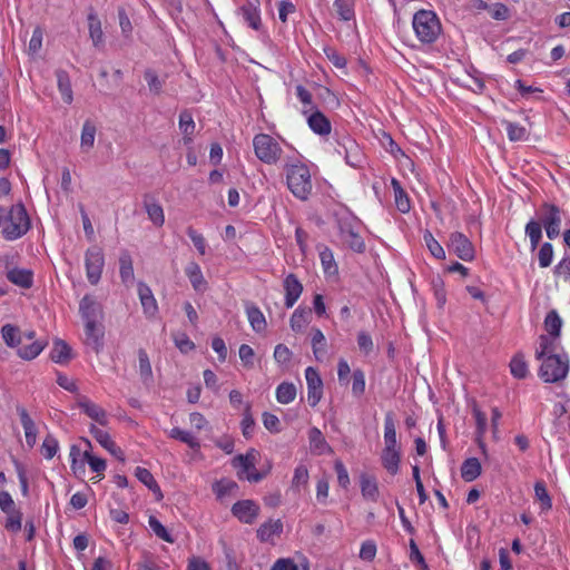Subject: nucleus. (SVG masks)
Here are the masks:
<instances>
[{"instance_id": "obj_34", "label": "nucleus", "mask_w": 570, "mask_h": 570, "mask_svg": "<svg viewBox=\"0 0 570 570\" xmlns=\"http://www.w3.org/2000/svg\"><path fill=\"white\" fill-rule=\"evenodd\" d=\"M283 531V523L281 520H268L267 522H264L261 524V527L257 529V538L262 542H267L272 539L275 534H281Z\"/></svg>"}, {"instance_id": "obj_36", "label": "nucleus", "mask_w": 570, "mask_h": 570, "mask_svg": "<svg viewBox=\"0 0 570 570\" xmlns=\"http://www.w3.org/2000/svg\"><path fill=\"white\" fill-rule=\"evenodd\" d=\"M542 228L541 223L534 218H531L524 227V234L530 239V247L532 252L538 248L542 239Z\"/></svg>"}, {"instance_id": "obj_7", "label": "nucleus", "mask_w": 570, "mask_h": 570, "mask_svg": "<svg viewBox=\"0 0 570 570\" xmlns=\"http://www.w3.org/2000/svg\"><path fill=\"white\" fill-rule=\"evenodd\" d=\"M86 275L91 285H97L101 278L105 266L102 249L95 245L89 247L85 254Z\"/></svg>"}, {"instance_id": "obj_43", "label": "nucleus", "mask_w": 570, "mask_h": 570, "mask_svg": "<svg viewBox=\"0 0 570 570\" xmlns=\"http://www.w3.org/2000/svg\"><path fill=\"white\" fill-rule=\"evenodd\" d=\"M255 426H256V423H255V420L252 414V404L246 403L244 411H243V419L240 422L242 434L246 440H249L253 438Z\"/></svg>"}, {"instance_id": "obj_38", "label": "nucleus", "mask_w": 570, "mask_h": 570, "mask_svg": "<svg viewBox=\"0 0 570 570\" xmlns=\"http://www.w3.org/2000/svg\"><path fill=\"white\" fill-rule=\"evenodd\" d=\"M185 273L195 291H202L206 282L204 279L200 266L196 262H190L185 268Z\"/></svg>"}, {"instance_id": "obj_56", "label": "nucleus", "mask_w": 570, "mask_h": 570, "mask_svg": "<svg viewBox=\"0 0 570 570\" xmlns=\"http://www.w3.org/2000/svg\"><path fill=\"white\" fill-rule=\"evenodd\" d=\"M534 493L537 499L540 501L542 510H550L552 508V500L547 491L544 482H535Z\"/></svg>"}, {"instance_id": "obj_52", "label": "nucleus", "mask_w": 570, "mask_h": 570, "mask_svg": "<svg viewBox=\"0 0 570 570\" xmlns=\"http://www.w3.org/2000/svg\"><path fill=\"white\" fill-rule=\"evenodd\" d=\"M423 238L428 249L433 257L438 259H445V250L429 229L424 232Z\"/></svg>"}, {"instance_id": "obj_32", "label": "nucleus", "mask_w": 570, "mask_h": 570, "mask_svg": "<svg viewBox=\"0 0 570 570\" xmlns=\"http://www.w3.org/2000/svg\"><path fill=\"white\" fill-rule=\"evenodd\" d=\"M482 466L476 458H469L461 465V476L466 482H472L481 475Z\"/></svg>"}, {"instance_id": "obj_28", "label": "nucleus", "mask_w": 570, "mask_h": 570, "mask_svg": "<svg viewBox=\"0 0 570 570\" xmlns=\"http://www.w3.org/2000/svg\"><path fill=\"white\" fill-rule=\"evenodd\" d=\"M58 89L62 96V100L70 105L73 100V92L69 73L63 69L56 70Z\"/></svg>"}, {"instance_id": "obj_14", "label": "nucleus", "mask_w": 570, "mask_h": 570, "mask_svg": "<svg viewBox=\"0 0 570 570\" xmlns=\"http://www.w3.org/2000/svg\"><path fill=\"white\" fill-rule=\"evenodd\" d=\"M91 435L96 439V441L106 449L111 455L121 462L125 461L124 451L116 445V443L111 440L108 432L97 428L95 424H91L89 429Z\"/></svg>"}, {"instance_id": "obj_15", "label": "nucleus", "mask_w": 570, "mask_h": 570, "mask_svg": "<svg viewBox=\"0 0 570 570\" xmlns=\"http://www.w3.org/2000/svg\"><path fill=\"white\" fill-rule=\"evenodd\" d=\"M283 287L285 291V306L291 308L297 302L303 293V285L293 273L288 274L283 281Z\"/></svg>"}, {"instance_id": "obj_55", "label": "nucleus", "mask_w": 570, "mask_h": 570, "mask_svg": "<svg viewBox=\"0 0 570 570\" xmlns=\"http://www.w3.org/2000/svg\"><path fill=\"white\" fill-rule=\"evenodd\" d=\"M169 436L175 440H179L183 443H186L191 449H198L200 446L199 442L187 431H184L179 428H174L170 430Z\"/></svg>"}, {"instance_id": "obj_37", "label": "nucleus", "mask_w": 570, "mask_h": 570, "mask_svg": "<svg viewBox=\"0 0 570 570\" xmlns=\"http://www.w3.org/2000/svg\"><path fill=\"white\" fill-rule=\"evenodd\" d=\"M138 361L140 379L145 385H150L154 381L153 370L149 356L144 348L138 350Z\"/></svg>"}, {"instance_id": "obj_19", "label": "nucleus", "mask_w": 570, "mask_h": 570, "mask_svg": "<svg viewBox=\"0 0 570 570\" xmlns=\"http://www.w3.org/2000/svg\"><path fill=\"white\" fill-rule=\"evenodd\" d=\"M307 124L311 130L320 136H326L331 134V121L330 119L318 109H315L308 117Z\"/></svg>"}, {"instance_id": "obj_33", "label": "nucleus", "mask_w": 570, "mask_h": 570, "mask_svg": "<svg viewBox=\"0 0 570 570\" xmlns=\"http://www.w3.org/2000/svg\"><path fill=\"white\" fill-rule=\"evenodd\" d=\"M246 314L252 328L256 333H262L263 331H265L267 323L264 314L257 306H255L254 304L246 305Z\"/></svg>"}, {"instance_id": "obj_1", "label": "nucleus", "mask_w": 570, "mask_h": 570, "mask_svg": "<svg viewBox=\"0 0 570 570\" xmlns=\"http://www.w3.org/2000/svg\"><path fill=\"white\" fill-rule=\"evenodd\" d=\"M286 173V184L292 194L301 199L306 200L312 193L313 184L309 168L299 160L286 163L284 166Z\"/></svg>"}, {"instance_id": "obj_29", "label": "nucleus", "mask_w": 570, "mask_h": 570, "mask_svg": "<svg viewBox=\"0 0 570 570\" xmlns=\"http://www.w3.org/2000/svg\"><path fill=\"white\" fill-rule=\"evenodd\" d=\"M48 345L47 340H36L28 345L20 346L17 354L20 358L31 361L36 358Z\"/></svg>"}, {"instance_id": "obj_42", "label": "nucleus", "mask_w": 570, "mask_h": 570, "mask_svg": "<svg viewBox=\"0 0 570 570\" xmlns=\"http://www.w3.org/2000/svg\"><path fill=\"white\" fill-rule=\"evenodd\" d=\"M562 320L556 309L548 312L544 318V328L553 338H558L561 333Z\"/></svg>"}, {"instance_id": "obj_61", "label": "nucleus", "mask_w": 570, "mask_h": 570, "mask_svg": "<svg viewBox=\"0 0 570 570\" xmlns=\"http://www.w3.org/2000/svg\"><path fill=\"white\" fill-rule=\"evenodd\" d=\"M195 121L191 112L187 109L183 110L179 115V129L183 134L194 135L195 134Z\"/></svg>"}, {"instance_id": "obj_39", "label": "nucleus", "mask_w": 570, "mask_h": 570, "mask_svg": "<svg viewBox=\"0 0 570 570\" xmlns=\"http://www.w3.org/2000/svg\"><path fill=\"white\" fill-rule=\"evenodd\" d=\"M311 314L312 311L309 308L297 307L289 321L292 331L301 332L309 323Z\"/></svg>"}, {"instance_id": "obj_57", "label": "nucleus", "mask_w": 570, "mask_h": 570, "mask_svg": "<svg viewBox=\"0 0 570 570\" xmlns=\"http://www.w3.org/2000/svg\"><path fill=\"white\" fill-rule=\"evenodd\" d=\"M58 450H59L58 440L53 435L48 434L45 438L42 445H41L42 455L46 459L50 460L57 454Z\"/></svg>"}, {"instance_id": "obj_20", "label": "nucleus", "mask_w": 570, "mask_h": 570, "mask_svg": "<svg viewBox=\"0 0 570 570\" xmlns=\"http://www.w3.org/2000/svg\"><path fill=\"white\" fill-rule=\"evenodd\" d=\"M384 469L392 475L397 474L401 461V448H384L381 454Z\"/></svg>"}, {"instance_id": "obj_18", "label": "nucleus", "mask_w": 570, "mask_h": 570, "mask_svg": "<svg viewBox=\"0 0 570 570\" xmlns=\"http://www.w3.org/2000/svg\"><path fill=\"white\" fill-rule=\"evenodd\" d=\"M138 296L146 316L154 317L158 312V305L150 287L147 284L142 282L138 283Z\"/></svg>"}, {"instance_id": "obj_31", "label": "nucleus", "mask_w": 570, "mask_h": 570, "mask_svg": "<svg viewBox=\"0 0 570 570\" xmlns=\"http://www.w3.org/2000/svg\"><path fill=\"white\" fill-rule=\"evenodd\" d=\"M384 448H401L396 441V425L393 412H387L384 417Z\"/></svg>"}, {"instance_id": "obj_54", "label": "nucleus", "mask_w": 570, "mask_h": 570, "mask_svg": "<svg viewBox=\"0 0 570 570\" xmlns=\"http://www.w3.org/2000/svg\"><path fill=\"white\" fill-rule=\"evenodd\" d=\"M502 124L505 126L507 135L511 141H520L527 138V129L515 122L503 120Z\"/></svg>"}, {"instance_id": "obj_35", "label": "nucleus", "mask_w": 570, "mask_h": 570, "mask_svg": "<svg viewBox=\"0 0 570 570\" xmlns=\"http://www.w3.org/2000/svg\"><path fill=\"white\" fill-rule=\"evenodd\" d=\"M391 185L394 191L396 208L403 214L407 213L411 209V204L406 191L396 178H392Z\"/></svg>"}, {"instance_id": "obj_44", "label": "nucleus", "mask_w": 570, "mask_h": 570, "mask_svg": "<svg viewBox=\"0 0 570 570\" xmlns=\"http://www.w3.org/2000/svg\"><path fill=\"white\" fill-rule=\"evenodd\" d=\"M308 440L311 444V449L313 451H317L320 454L324 453L325 451H330L331 448L327 444L323 433L317 428H312L308 431Z\"/></svg>"}, {"instance_id": "obj_27", "label": "nucleus", "mask_w": 570, "mask_h": 570, "mask_svg": "<svg viewBox=\"0 0 570 570\" xmlns=\"http://www.w3.org/2000/svg\"><path fill=\"white\" fill-rule=\"evenodd\" d=\"M1 336L6 345L11 348L18 350L22 344V332L16 325L4 324L1 327Z\"/></svg>"}, {"instance_id": "obj_48", "label": "nucleus", "mask_w": 570, "mask_h": 570, "mask_svg": "<svg viewBox=\"0 0 570 570\" xmlns=\"http://www.w3.org/2000/svg\"><path fill=\"white\" fill-rule=\"evenodd\" d=\"M296 387L293 383L283 382L276 389V400L281 404H288L295 400Z\"/></svg>"}, {"instance_id": "obj_9", "label": "nucleus", "mask_w": 570, "mask_h": 570, "mask_svg": "<svg viewBox=\"0 0 570 570\" xmlns=\"http://www.w3.org/2000/svg\"><path fill=\"white\" fill-rule=\"evenodd\" d=\"M232 514L242 523L253 524L257 519L261 508L254 500H239L230 509Z\"/></svg>"}, {"instance_id": "obj_4", "label": "nucleus", "mask_w": 570, "mask_h": 570, "mask_svg": "<svg viewBox=\"0 0 570 570\" xmlns=\"http://www.w3.org/2000/svg\"><path fill=\"white\" fill-rule=\"evenodd\" d=\"M336 225L340 232V236L345 245L357 254H363L366 249L364 239L358 233L355 232L354 223L356 217L351 213H344L342 215L335 214Z\"/></svg>"}, {"instance_id": "obj_26", "label": "nucleus", "mask_w": 570, "mask_h": 570, "mask_svg": "<svg viewBox=\"0 0 570 570\" xmlns=\"http://www.w3.org/2000/svg\"><path fill=\"white\" fill-rule=\"evenodd\" d=\"M360 485H361V492L362 497L365 500L376 502L379 499V487L376 479L372 475H368L366 473H362L360 476Z\"/></svg>"}, {"instance_id": "obj_8", "label": "nucleus", "mask_w": 570, "mask_h": 570, "mask_svg": "<svg viewBox=\"0 0 570 570\" xmlns=\"http://www.w3.org/2000/svg\"><path fill=\"white\" fill-rule=\"evenodd\" d=\"M448 247L462 261L471 262L475 257V249L472 242L460 232L450 234Z\"/></svg>"}, {"instance_id": "obj_41", "label": "nucleus", "mask_w": 570, "mask_h": 570, "mask_svg": "<svg viewBox=\"0 0 570 570\" xmlns=\"http://www.w3.org/2000/svg\"><path fill=\"white\" fill-rule=\"evenodd\" d=\"M88 29L89 36L95 47H98L104 41V33L101 22L95 12L88 14Z\"/></svg>"}, {"instance_id": "obj_58", "label": "nucleus", "mask_w": 570, "mask_h": 570, "mask_svg": "<svg viewBox=\"0 0 570 570\" xmlns=\"http://www.w3.org/2000/svg\"><path fill=\"white\" fill-rule=\"evenodd\" d=\"M320 258L325 273L333 274L337 269L334 255L328 247H323L320 252Z\"/></svg>"}, {"instance_id": "obj_12", "label": "nucleus", "mask_w": 570, "mask_h": 570, "mask_svg": "<svg viewBox=\"0 0 570 570\" xmlns=\"http://www.w3.org/2000/svg\"><path fill=\"white\" fill-rule=\"evenodd\" d=\"M79 312L85 321L87 322H98L99 318L102 317V306L101 304L89 294H86L80 303H79Z\"/></svg>"}, {"instance_id": "obj_40", "label": "nucleus", "mask_w": 570, "mask_h": 570, "mask_svg": "<svg viewBox=\"0 0 570 570\" xmlns=\"http://www.w3.org/2000/svg\"><path fill=\"white\" fill-rule=\"evenodd\" d=\"M96 131V125L91 120L87 119L83 122L80 137V146L83 150L88 151L94 147Z\"/></svg>"}, {"instance_id": "obj_17", "label": "nucleus", "mask_w": 570, "mask_h": 570, "mask_svg": "<svg viewBox=\"0 0 570 570\" xmlns=\"http://www.w3.org/2000/svg\"><path fill=\"white\" fill-rule=\"evenodd\" d=\"M142 204L148 218L153 224L156 227H161L165 223L164 209L155 196L149 193L145 194L142 197Z\"/></svg>"}, {"instance_id": "obj_5", "label": "nucleus", "mask_w": 570, "mask_h": 570, "mask_svg": "<svg viewBox=\"0 0 570 570\" xmlns=\"http://www.w3.org/2000/svg\"><path fill=\"white\" fill-rule=\"evenodd\" d=\"M253 147L255 156L267 165H275L283 154L281 145L268 134L255 135Z\"/></svg>"}, {"instance_id": "obj_45", "label": "nucleus", "mask_w": 570, "mask_h": 570, "mask_svg": "<svg viewBox=\"0 0 570 570\" xmlns=\"http://www.w3.org/2000/svg\"><path fill=\"white\" fill-rule=\"evenodd\" d=\"M144 79L146 80L149 91L153 95L159 96L161 94L165 79L159 78L158 73L154 69L147 68L144 71Z\"/></svg>"}, {"instance_id": "obj_3", "label": "nucleus", "mask_w": 570, "mask_h": 570, "mask_svg": "<svg viewBox=\"0 0 570 570\" xmlns=\"http://www.w3.org/2000/svg\"><path fill=\"white\" fill-rule=\"evenodd\" d=\"M412 26L417 39L424 45L434 43L442 32L441 21L432 10L416 11L412 19Z\"/></svg>"}, {"instance_id": "obj_11", "label": "nucleus", "mask_w": 570, "mask_h": 570, "mask_svg": "<svg viewBox=\"0 0 570 570\" xmlns=\"http://www.w3.org/2000/svg\"><path fill=\"white\" fill-rule=\"evenodd\" d=\"M238 12L249 28L255 31L263 30L261 0H246L245 3L238 8Z\"/></svg>"}, {"instance_id": "obj_22", "label": "nucleus", "mask_w": 570, "mask_h": 570, "mask_svg": "<svg viewBox=\"0 0 570 570\" xmlns=\"http://www.w3.org/2000/svg\"><path fill=\"white\" fill-rule=\"evenodd\" d=\"M6 276L9 282L24 289L33 285V273L30 269L14 267L9 269Z\"/></svg>"}, {"instance_id": "obj_63", "label": "nucleus", "mask_w": 570, "mask_h": 570, "mask_svg": "<svg viewBox=\"0 0 570 570\" xmlns=\"http://www.w3.org/2000/svg\"><path fill=\"white\" fill-rule=\"evenodd\" d=\"M238 489V485L235 481L230 480H220L214 483L213 491L216 493L218 498H223L234 490Z\"/></svg>"}, {"instance_id": "obj_30", "label": "nucleus", "mask_w": 570, "mask_h": 570, "mask_svg": "<svg viewBox=\"0 0 570 570\" xmlns=\"http://www.w3.org/2000/svg\"><path fill=\"white\" fill-rule=\"evenodd\" d=\"M135 476L142 484H145L154 494H156L157 500L163 499L160 487L158 485L157 481L155 480L154 475L150 473L149 470L141 466H137L135 470Z\"/></svg>"}, {"instance_id": "obj_46", "label": "nucleus", "mask_w": 570, "mask_h": 570, "mask_svg": "<svg viewBox=\"0 0 570 570\" xmlns=\"http://www.w3.org/2000/svg\"><path fill=\"white\" fill-rule=\"evenodd\" d=\"M258 452L255 449H249L246 454H238L233 459L235 468L242 466L244 471L249 472L254 469Z\"/></svg>"}, {"instance_id": "obj_47", "label": "nucleus", "mask_w": 570, "mask_h": 570, "mask_svg": "<svg viewBox=\"0 0 570 570\" xmlns=\"http://www.w3.org/2000/svg\"><path fill=\"white\" fill-rule=\"evenodd\" d=\"M119 274L120 278L124 284H128L129 282H132L134 279V266H132V259L131 256L125 252L119 257Z\"/></svg>"}, {"instance_id": "obj_2", "label": "nucleus", "mask_w": 570, "mask_h": 570, "mask_svg": "<svg viewBox=\"0 0 570 570\" xmlns=\"http://www.w3.org/2000/svg\"><path fill=\"white\" fill-rule=\"evenodd\" d=\"M3 226L1 234L7 240H16L24 236L31 228V219L26 206L20 202L10 207L4 213Z\"/></svg>"}, {"instance_id": "obj_59", "label": "nucleus", "mask_w": 570, "mask_h": 570, "mask_svg": "<svg viewBox=\"0 0 570 570\" xmlns=\"http://www.w3.org/2000/svg\"><path fill=\"white\" fill-rule=\"evenodd\" d=\"M432 288L434 292L438 307L443 308V306L446 303V292L444 288V282L440 276L432 279Z\"/></svg>"}, {"instance_id": "obj_21", "label": "nucleus", "mask_w": 570, "mask_h": 570, "mask_svg": "<svg viewBox=\"0 0 570 570\" xmlns=\"http://www.w3.org/2000/svg\"><path fill=\"white\" fill-rule=\"evenodd\" d=\"M72 358L73 355L70 345L61 338L53 340L50 360L57 364H67Z\"/></svg>"}, {"instance_id": "obj_24", "label": "nucleus", "mask_w": 570, "mask_h": 570, "mask_svg": "<svg viewBox=\"0 0 570 570\" xmlns=\"http://www.w3.org/2000/svg\"><path fill=\"white\" fill-rule=\"evenodd\" d=\"M17 413L20 416V421L24 430L26 442L29 448H33L37 440L36 424L33 420L30 417L28 411L23 406L17 405Z\"/></svg>"}, {"instance_id": "obj_60", "label": "nucleus", "mask_w": 570, "mask_h": 570, "mask_svg": "<svg viewBox=\"0 0 570 570\" xmlns=\"http://www.w3.org/2000/svg\"><path fill=\"white\" fill-rule=\"evenodd\" d=\"M70 459H71V470L75 474L85 472V459L80 460L79 458L82 455L81 450L78 445L72 444L70 446Z\"/></svg>"}, {"instance_id": "obj_25", "label": "nucleus", "mask_w": 570, "mask_h": 570, "mask_svg": "<svg viewBox=\"0 0 570 570\" xmlns=\"http://www.w3.org/2000/svg\"><path fill=\"white\" fill-rule=\"evenodd\" d=\"M561 209L558 205L544 202L540 206L539 219L541 226L551 225L554 223H561Z\"/></svg>"}, {"instance_id": "obj_53", "label": "nucleus", "mask_w": 570, "mask_h": 570, "mask_svg": "<svg viewBox=\"0 0 570 570\" xmlns=\"http://www.w3.org/2000/svg\"><path fill=\"white\" fill-rule=\"evenodd\" d=\"M148 524L156 537H158L159 539H161L168 543L175 542L174 537L169 533V531L166 529V527H164L161 524V522L155 515L149 517Z\"/></svg>"}, {"instance_id": "obj_49", "label": "nucleus", "mask_w": 570, "mask_h": 570, "mask_svg": "<svg viewBox=\"0 0 570 570\" xmlns=\"http://www.w3.org/2000/svg\"><path fill=\"white\" fill-rule=\"evenodd\" d=\"M539 343H540V347L535 352V357L538 360L547 357L550 354H556L554 353L557 350L556 338H553L550 335L548 336V335L542 334L539 337Z\"/></svg>"}, {"instance_id": "obj_16", "label": "nucleus", "mask_w": 570, "mask_h": 570, "mask_svg": "<svg viewBox=\"0 0 570 570\" xmlns=\"http://www.w3.org/2000/svg\"><path fill=\"white\" fill-rule=\"evenodd\" d=\"M86 344L96 354L100 353L104 347V330L98 322L85 323Z\"/></svg>"}, {"instance_id": "obj_23", "label": "nucleus", "mask_w": 570, "mask_h": 570, "mask_svg": "<svg viewBox=\"0 0 570 570\" xmlns=\"http://www.w3.org/2000/svg\"><path fill=\"white\" fill-rule=\"evenodd\" d=\"M338 155H342L344 151V158L346 164L351 167H357L361 158V153L358 145L355 140L351 138H346L343 144H338V148L336 149Z\"/></svg>"}, {"instance_id": "obj_62", "label": "nucleus", "mask_w": 570, "mask_h": 570, "mask_svg": "<svg viewBox=\"0 0 570 570\" xmlns=\"http://www.w3.org/2000/svg\"><path fill=\"white\" fill-rule=\"evenodd\" d=\"M539 265L542 268L549 267L553 259V246L551 243H543L538 253Z\"/></svg>"}, {"instance_id": "obj_64", "label": "nucleus", "mask_w": 570, "mask_h": 570, "mask_svg": "<svg viewBox=\"0 0 570 570\" xmlns=\"http://www.w3.org/2000/svg\"><path fill=\"white\" fill-rule=\"evenodd\" d=\"M7 514L6 529L14 533L19 532L22 527V512L20 510H12Z\"/></svg>"}, {"instance_id": "obj_6", "label": "nucleus", "mask_w": 570, "mask_h": 570, "mask_svg": "<svg viewBox=\"0 0 570 570\" xmlns=\"http://www.w3.org/2000/svg\"><path fill=\"white\" fill-rule=\"evenodd\" d=\"M542 364L539 370L540 377L547 383H554L563 380L569 371L568 361H563L558 354H550L541 358Z\"/></svg>"}, {"instance_id": "obj_50", "label": "nucleus", "mask_w": 570, "mask_h": 570, "mask_svg": "<svg viewBox=\"0 0 570 570\" xmlns=\"http://www.w3.org/2000/svg\"><path fill=\"white\" fill-rule=\"evenodd\" d=\"M334 8L337 16L343 21H350L355 16L353 0H335Z\"/></svg>"}, {"instance_id": "obj_10", "label": "nucleus", "mask_w": 570, "mask_h": 570, "mask_svg": "<svg viewBox=\"0 0 570 570\" xmlns=\"http://www.w3.org/2000/svg\"><path fill=\"white\" fill-rule=\"evenodd\" d=\"M305 379L307 383V401L314 407L323 396V381L317 370L312 366L305 370Z\"/></svg>"}, {"instance_id": "obj_51", "label": "nucleus", "mask_w": 570, "mask_h": 570, "mask_svg": "<svg viewBox=\"0 0 570 570\" xmlns=\"http://www.w3.org/2000/svg\"><path fill=\"white\" fill-rule=\"evenodd\" d=\"M510 370L511 374L519 380L527 377L529 373L528 364L522 354L518 353L512 357L510 362Z\"/></svg>"}, {"instance_id": "obj_13", "label": "nucleus", "mask_w": 570, "mask_h": 570, "mask_svg": "<svg viewBox=\"0 0 570 570\" xmlns=\"http://www.w3.org/2000/svg\"><path fill=\"white\" fill-rule=\"evenodd\" d=\"M77 406L98 424L102 426L108 424L107 412L96 403L91 402L87 396L79 395L77 397Z\"/></svg>"}]
</instances>
